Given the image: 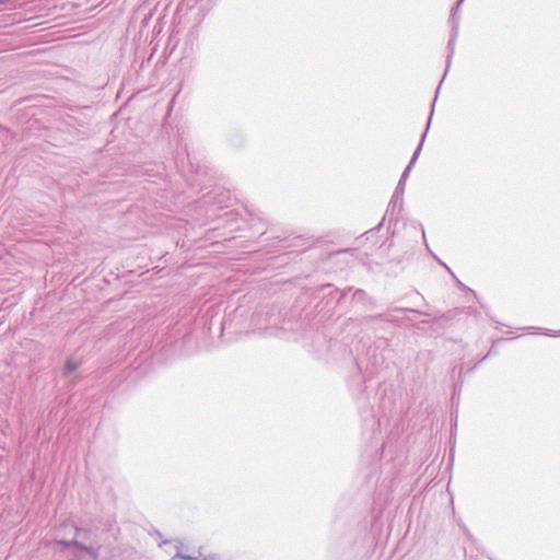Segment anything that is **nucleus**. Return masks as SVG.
Segmentation results:
<instances>
[{
    "mask_svg": "<svg viewBox=\"0 0 560 560\" xmlns=\"http://www.w3.org/2000/svg\"><path fill=\"white\" fill-rule=\"evenodd\" d=\"M429 126H430V120H429V121H428V124H427L425 131L423 132V135H422V137H421V141H420V143H419L418 148L416 149V151H415V153H413V155H412V158H411V160H410V162H409L408 166L405 168V171H404V173H402V175H401V177H400V180H399V183H398V186H397V188H396V191H395L394 197H396L399 192H402V191H404L405 182H406V179H407V177H408V175H409V172H410V170H411L412 165L416 163V161H417V159H418V156H419V153H420V151H421V148H422L423 141H424L425 136H427V131H428V129H429Z\"/></svg>",
    "mask_w": 560,
    "mask_h": 560,
    "instance_id": "obj_1",
    "label": "nucleus"
},
{
    "mask_svg": "<svg viewBox=\"0 0 560 560\" xmlns=\"http://www.w3.org/2000/svg\"><path fill=\"white\" fill-rule=\"evenodd\" d=\"M58 542H59V544H61V545H63V546H66V547L74 546V547H77V548H79V549H81V550H83V551H85V552H88V553H90V555H94V550H93L92 548H90V547H88V546H85V545L81 544V542H80V541H78V540H71V541H68V540H59Z\"/></svg>",
    "mask_w": 560,
    "mask_h": 560,
    "instance_id": "obj_2",
    "label": "nucleus"
},
{
    "mask_svg": "<svg viewBox=\"0 0 560 560\" xmlns=\"http://www.w3.org/2000/svg\"><path fill=\"white\" fill-rule=\"evenodd\" d=\"M79 364L73 361V360H68L66 362V366H65V370H66V373L70 374L72 372H74L77 369H78Z\"/></svg>",
    "mask_w": 560,
    "mask_h": 560,
    "instance_id": "obj_3",
    "label": "nucleus"
},
{
    "mask_svg": "<svg viewBox=\"0 0 560 560\" xmlns=\"http://www.w3.org/2000/svg\"><path fill=\"white\" fill-rule=\"evenodd\" d=\"M174 558H179V559H183V560H199L198 558L196 557H191V556H187V555H183L180 552H177L176 556Z\"/></svg>",
    "mask_w": 560,
    "mask_h": 560,
    "instance_id": "obj_4",
    "label": "nucleus"
},
{
    "mask_svg": "<svg viewBox=\"0 0 560 560\" xmlns=\"http://www.w3.org/2000/svg\"><path fill=\"white\" fill-rule=\"evenodd\" d=\"M74 530H75L77 535H80L81 533H85V530L78 528V527H75Z\"/></svg>",
    "mask_w": 560,
    "mask_h": 560,
    "instance_id": "obj_5",
    "label": "nucleus"
},
{
    "mask_svg": "<svg viewBox=\"0 0 560 560\" xmlns=\"http://www.w3.org/2000/svg\"><path fill=\"white\" fill-rule=\"evenodd\" d=\"M453 43H454V39L452 38L450 42H448V47L451 48V54H453Z\"/></svg>",
    "mask_w": 560,
    "mask_h": 560,
    "instance_id": "obj_6",
    "label": "nucleus"
},
{
    "mask_svg": "<svg viewBox=\"0 0 560 560\" xmlns=\"http://www.w3.org/2000/svg\"><path fill=\"white\" fill-rule=\"evenodd\" d=\"M464 0H458L456 9L463 3Z\"/></svg>",
    "mask_w": 560,
    "mask_h": 560,
    "instance_id": "obj_7",
    "label": "nucleus"
}]
</instances>
